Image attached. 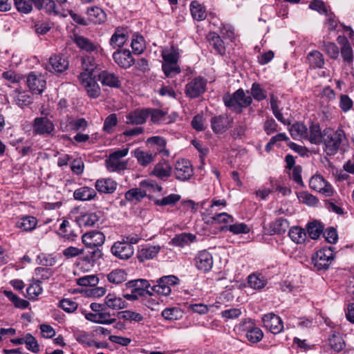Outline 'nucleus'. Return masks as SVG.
<instances>
[{"instance_id": "obj_1", "label": "nucleus", "mask_w": 354, "mask_h": 354, "mask_svg": "<svg viewBox=\"0 0 354 354\" xmlns=\"http://www.w3.org/2000/svg\"><path fill=\"white\" fill-rule=\"evenodd\" d=\"M342 136H345V134H304L303 138L312 144L319 145L323 143L326 154L333 156L339 149L342 139Z\"/></svg>"}, {"instance_id": "obj_2", "label": "nucleus", "mask_w": 354, "mask_h": 354, "mask_svg": "<svg viewBox=\"0 0 354 354\" xmlns=\"http://www.w3.org/2000/svg\"><path fill=\"white\" fill-rule=\"evenodd\" d=\"M225 105L233 111L240 113L243 109L252 104V99L250 95H246L242 88L238 89L233 94H226L223 97Z\"/></svg>"}, {"instance_id": "obj_3", "label": "nucleus", "mask_w": 354, "mask_h": 354, "mask_svg": "<svg viewBox=\"0 0 354 354\" xmlns=\"http://www.w3.org/2000/svg\"><path fill=\"white\" fill-rule=\"evenodd\" d=\"M335 258L333 248L326 247L317 251L312 257V263L317 270H327Z\"/></svg>"}, {"instance_id": "obj_4", "label": "nucleus", "mask_w": 354, "mask_h": 354, "mask_svg": "<svg viewBox=\"0 0 354 354\" xmlns=\"http://www.w3.org/2000/svg\"><path fill=\"white\" fill-rule=\"evenodd\" d=\"M127 148L118 149L111 153L106 160V167L109 171H120L124 170L127 167V162L122 160V158L128 153Z\"/></svg>"}, {"instance_id": "obj_5", "label": "nucleus", "mask_w": 354, "mask_h": 354, "mask_svg": "<svg viewBox=\"0 0 354 354\" xmlns=\"http://www.w3.org/2000/svg\"><path fill=\"white\" fill-rule=\"evenodd\" d=\"M179 283V279L174 275L162 277L157 280V284L153 286L151 290L159 295L168 296L171 293L170 286Z\"/></svg>"}, {"instance_id": "obj_6", "label": "nucleus", "mask_w": 354, "mask_h": 354, "mask_svg": "<svg viewBox=\"0 0 354 354\" xmlns=\"http://www.w3.org/2000/svg\"><path fill=\"white\" fill-rule=\"evenodd\" d=\"M309 187L310 189L319 192L325 196H331L334 193L332 185L321 175L312 176L309 180Z\"/></svg>"}, {"instance_id": "obj_7", "label": "nucleus", "mask_w": 354, "mask_h": 354, "mask_svg": "<svg viewBox=\"0 0 354 354\" xmlns=\"http://www.w3.org/2000/svg\"><path fill=\"white\" fill-rule=\"evenodd\" d=\"M176 178L180 181L189 180L194 175L191 162L187 159L177 160L174 169Z\"/></svg>"}, {"instance_id": "obj_8", "label": "nucleus", "mask_w": 354, "mask_h": 354, "mask_svg": "<svg viewBox=\"0 0 354 354\" xmlns=\"http://www.w3.org/2000/svg\"><path fill=\"white\" fill-rule=\"evenodd\" d=\"M73 42L81 50L87 53H95L102 55L103 50L100 44L93 43L89 39L77 34H75L73 37Z\"/></svg>"}, {"instance_id": "obj_9", "label": "nucleus", "mask_w": 354, "mask_h": 354, "mask_svg": "<svg viewBox=\"0 0 354 354\" xmlns=\"http://www.w3.org/2000/svg\"><path fill=\"white\" fill-rule=\"evenodd\" d=\"M111 253L121 260L129 259L134 253V249L131 244L125 243L122 241H116L111 248Z\"/></svg>"}, {"instance_id": "obj_10", "label": "nucleus", "mask_w": 354, "mask_h": 354, "mask_svg": "<svg viewBox=\"0 0 354 354\" xmlns=\"http://www.w3.org/2000/svg\"><path fill=\"white\" fill-rule=\"evenodd\" d=\"M78 79L85 87L89 97L96 98L100 95V88L93 77L81 73L78 75Z\"/></svg>"}, {"instance_id": "obj_11", "label": "nucleus", "mask_w": 354, "mask_h": 354, "mask_svg": "<svg viewBox=\"0 0 354 354\" xmlns=\"http://www.w3.org/2000/svg\"><path fill=\"white\" fill-rule=\"evenodd\" d=\"M196 268L203 272H209L213 266L212 255L207 250L198 252L194 259Z\"/></svg>"}, {"instance_id": "obj_12", "label": "nucleus", "mask_w": 354, "mask_h": 354, "mask_svg": "<svg viewBox=\"0 0 354 354\" xmlns=\"http://www.w3.org/2000/svg\"><path fill=\"white\" fill-rule=\"evenodd\" d=\"M113 59L118 66L124 69L129 68L135 64L131 53L127 49L117 50L113 54Z\"/></svg>"}, {"instance_id": "obj_13", "label": "nucleus", "mask_w": 354, "mask_h": 354, "mask_svg": "<svg viewBox=\"0 0 354 354\" xmlns=\"http://www.w3.org/2000/svg\"><path fill=\"white\" fill-rule=\"evenodd\" d=\"M211 127L214 133L225 132L232 127L233 120L225 114L214 116L211 118Z\"/></svg>"}, {"instance_id": "obj_14", "label": "nucleus", "mask_w": 354, "mask_h": 354, "mask_svg": "<svg viewBox=\"0 0 354 354\" xmlns=\"http://www.w3.org/2000/svg\"><path fill=\"white\" fill-rule=\"evenodd\" d=\"M262 321L264 326L273 334L279 333L283 328L281 319L273 313L264 315Z\"/></svg>"}, {"instance_id": "obj_15", "label": "nucleus", "mask_w": 354, "mask_h": 354, "mask_svg": "<svg viewBox=\"0 0 354 354\" xmlns=\"http://www.w3.org/2000/svg\"><path fill=\"white\" fill-rule=\"evenodd\" d=\"M68 67V62L60 55H52L45 64L46 71L52 73H61Z\"/></svg>"}, {"instance_id": "obj_16", "label": "nucleus", "mask_w": 354, "mask_h": 354, "mask_svg": "<svg viewBox=\"0 0 354 354\" xmlns=\"http://www.w3.org/2000/svg\"><path fill=\"white\" fill-rule=\"evenodd\" d=\"M206 82L201 77H196L185 86V94L191 98L200 96L205 91Z\"/></svg>"}, {"instance_id": "obj_17", "label": "nucleus", "mask_w": 354, "mask_h": 354, "mask_svg": "<svg viewBox=\"0 0 354 354\" xmlns=\"http://www.w3.org/2000/svg\"><path fill=\"white\" fill-rule=\"evenodd\" d=\"M82 243L89 248H98L105 241L104 234L100 231H91L85 233L82 237Z\"/></svg>"}, {"instance_id": "obj_18", "label": "nucleus", "mask_w": 354, "mask_h": 354, "mask_svg": "<svg viewBox=\"0 0 354 354\" xmlns=\"http://www.w3.org/2000/svg\"><path fill=\"white\" fill-rule=\"evenodd\" d=\"M27 85L33 94H41L46 87V80L41 75H37L31 72L27 77Z\"/></svg>"}, {"instance_id": "obj_19", "label": "nucleus", "mask_w": 354, "mask_h": 354, "mask_svg": "<svg viewBox=\"0 0 354 354\" xmlns=\"http://www.w3.org/2000/svg\"><path fill=\"white\" fill-rule=\"evenodd\" d=\"M242 327L243 330L245 331L247 339L251 343H257L262 339L263 337L262 330L259 328L256 327L250 320L244 322Z\"/></svg>"}, {"instance_id": "obj_20", "label": "nucleus", "mask_w": 354, "mask_h": 354, "mask_svg": "<svg viewBox=\"0 0 354 354\" xmlns=\"http://www.w3.org/2000/svg\"><path fill=\"white\" fill-rule=\"evenodd\" d=\"M97 76L98 80L103 86L118 88L122 85L119 76L108 70L100 71Z\"/></svg>"}, {"instance_id": "obj_21", "label": "nucleus", "mask_w": 354, "mask_h": 354, "mask_svg": "<svg viewBox=\"0 0 354 354\" xmlns=\"http://www.w3.org/2000/svg\"><path fill=\"white\" fill-rule=\"evenodd\" d=\"M95 191L102 194H112L117 187V183L111 178H100L95 183Z\"/></svg>"}, {"instance_id": "obj_22", "label": "nucleus", "mask_w": 354, "mask_h": 354, "mask_svg": "<svg viewBox=\"0 0 354 354\" xmlns=\"http://www.w3.org/2000/svg\"><path fill=\"white\" fill-rule=\"evenodd\" d=\"M73 197L77 201H86L95 200L97 195L95 189L84 186L75 190Z\"/></svg>"}, {"instance_id": "obj_23", "label": "nucleus", "mask_w": 354, "mask_h": 354, "mask_svg": "<svg viewBox=\"0 0 354 354\" xmlns=\"http://www.w3.org/2000/svg\"><path fill=\"white\" fill-rule=\"evenodd\" d=\"M171 167L167 162L163 161L160 162L155 165L151 175L155 176L161 180H166L167 178L171 176Z\"/></svg>"}, {"instance_id": "obj_24", "label": "nucleus", "mask_w": 354, "mask_h": 354, "mask_svg": "<svg viewBox=\"0 0 354 354\" xmlns=\"http://www.w3.org/2000/svg\"><path fill=\"white\" fill-rule=\"evenodd\" d=\"M54 129L53 122L47 118H37L34 122L35 133H51Z\"/></svg>"}, {"instance_id": "obj_25", "label": "nucleus", "mask_w": 354, "mask_h": 354, "mask_svg": "<svg viewBox=\"0 0 354 354\" xmlns=\"http://www.w3.org/2000/svg\"><path fill=\"white\" fill-rule=\"evenodd\" d=\"M147 145L150 148H153L160 153H162L164 156H169V151L165 149L166 140L160 136H153L148 138Z\"/></svg>"}, {"instance_id": "obj_26", "label": "nucleus", "mask_w": 354, "mask_h": 354, "mask_svg": "<svg viewBox=\"0 0 354 354\" xmlns=\"http://www.w3.org/2000/svg\"><path fill=\"white\" fill-rule=\"evenodd\" d=\"M86 14L88 17V19L94 24H102L106 19L105 12L97 6L88 8Z\"/></svg>"}, {"instance_id": "obj_27", "label": "nucleus", "mask_w": 354, "mask_h": 354, "mask_svg": "<svg viewBox=\"0 0 354 354\" xmlns=\"http://www.w3.org/2000/svg\"><path fill=\"white\" fill-rule=\"evenodd\" d=\"M127 35L126 33L125 29L122 28H117L111 36L110 39V45L113 46V48H120L124 46L127 40Z\"/></svg>"}, {"instance_id": "obj_28", "label": "nucleus", "mask_w": 354, "mask_h": 354, "mask_svg": "<svg viewBox=\"0 0 354 354\" xmlns=\"http://www.w3.org/2000/svg\"><path fill=\"white\" fill-rule=\"evenodd\" d=\"M147 113L146 109H137L126 115V123L130 124H141L146 122Z\"/></svg>"}, {"instance_id": "obj_29", "label": "nucleus", "mask_w": 354, "mask_h": 354, "mask_svg": "<svg viewBox=\"0 0 354 354\" xmlns=\"http://www.w3.org/2000/svg\"><path fill=\"white\" fill-rule=\"evenodd\" d=\"M324 26L329 32H338L342 30L343 24L339 22L338 18L333 12H330L329 13H326Z\"/></svg>"}, {"instance_id": "obj_30", "label": "nucleus", "mask_w": 354, "mask_h": 354, "mask_svg": "<svg viewBox=\"0 0 354 354\" xmlns=\"http://www.w3.org/2000/svg\"><path fill=\"white\" fill-rule=\"evenodd\" d=\"M160 250V247L159 245H146L139 251L138 258L141 262L153 259L158 254Z\"/></svg>"}, {"instance_id": "obj_31", "label": "nucleus", "mask_w": 354, "mask_h": 354, "mask_svg": "<svg viewBox=\"0 0 354 354\" xmlns=\"http://www.w3.org/2000/svg\"><path fill=\"white\" fill-rule=\"evenodd\" d=\"M209 45L212 46L216 53L221 55H223L225 53V47L224 42L220 37V36L215 32H210L207 36Z\"/></svg>"}, {"instance_id": "obj_32", "label": "nucleus", "mask_w": 354, "mask_h": 354, "mask_svg": "<svg viewBox=\"0 0 354 354\" xmlns=\"http://www.w3.org/2000/svg\"><path fill=\"white\" fill-rule=\"evenodd\" d=\"M163 63L175 64L179 59V50L178 48L171 46L170 48H165L162 51Z\"/></svg>"}, {"instance_id": "obj_33", "label": "nucleus", "mask_w": 354, "mask_h": 354, "mask_svg": "<svg viewBox=\"0 0 354 354\" xmlns=\"http://www.w3.org/2000/svg\"><path fill=\"white\" fill-rule=\"evenodd\" d=\"M37 220L35 217L31 216H24L16 223V226L23 231H32L36 227Z\"/></svg>"}, {"instance_id": "obj_34", "label": "nucleus", "mask_w": 354, "mask_h": 354, "mask_svg": "<svg viewBox=\"0 0 354 354\" xmlns=\"http://www.w3.org/2000/svg\"><path fill=\"white\" fill-rule=\"evenodd\" d=\"M106 306L112 309H122L126 307V301L115 295L109 294L105 297Z\"/></svg>"}, {"instance_id": "obj_35", "label": "nucleus", "mask_w": 354, "mask_h": 354, "mask_svg": "<svg viewBox=\"0 0 354 354\" xmlns=\"http://www.w3.org/2000/svg\"><path fill=\"white\" fill-rule=\"evenodd\" d=\"M288 235L292 241L298 244L304 243L306 238L305 230L298 226L292 227L289 230Z\"/></svg>"}, {"instance_id": "obj_36", "label": "nucleus", "mask_w": 354, "mask_h": 354, "mask_svg": "<svg viewBox=\"0 0 354 354\" xmlns=\"http://www.w3.org/2000/svg\"><path fill=\"white\" fill-rule=\"evenodd\" d=\"M196 239V237L194 234L191 233H182L176 235L175 237L172 239V243L176 246L183 247L195 241Z\"/></svg>"}, {"instance_id": "obj_37", "label": "nucleus", "mask_w": 354, "mask_h": 354, "mask_svg": "<svg viewBox=\"0 0 354 354\" xmlns=\"http://www.w3.org/2000/svg\"><path fill=\"white\" fill-rule=\"evenodd\" d=\"M127 274L122 269H115L106 275L107 280L114 284H120L127 280Z\"/></svg>"}, {"instance_id": "obj_38", "label": "nucleus", "mask_w": 354, "mask_h": 354, "mask_svg": "<svg viewBox=\"0 0 354 354\" xmlns=\"http://www.w3.org/2000/svg\"><path fill=\"white\" fill-rule=\"evenodd\" d=\"M288 227V221L283 218H277L270 224V230L272 234H281Z\"/></svg>"}, {"instance_id": "obj_39", "label": "nucleus", "mask_w": 354, "mask_h": 354, "mask_svg": "<svg viewBox=\"0 0 354 354\" xmlns=\"http://www.w3.org/2000/svg\"><path fill=\"white\" fill-rule=\"evenodd\" d=\"M134 156L136 158L138 163L144 167L147 166L149 163L154 160V155L139 149L134 151Z\"/></svg>"}, {"instance_id": "obj_40", "label": "nucleus", "mask_w": 354, "mask_h": 354, "mask_svg": "<svg viewBox=\"0 0 354 354\" xmlns=\"http://www.w3.org/2000/svg\"><path fill=\"white\" fill-rule=\"evenodd\" d=\"M146 190L142 189L141 187L138 188H132L125 193V198L129 201H140L147 197Z\"/></svg>"}, {"instance_id": "obj_41", "label": "nucleus", "mask_w": 354, "mask_h": 354, "mask_svg": "<svg viewBox=\"0 0 354 354\" xmlns=\"http://www.w3.org/2000/svg\"><path fill=\"white\" fill-rule=\"evenodd\" d=\"M308 59L310 67L321 68L324 65V59L323 55L317 50L310 52L308 55Z\"/></svg>"}, {"instance_id": "obj_42", "label": "nucleus", "mask_w": 354, "mask_h": 354, "mask_svg": "<svg viewBox=\"0 0 354 354\" xmlns=\"http://www.w3.org/2000/svg\"><path fill=\"white\" fill-rule=\"evenodd\" d=\"M35 7L38 10H44L48 13L57 14L54 0H37Z\"/></svg>"}, {"instance_id": "obj_43", "label": "nucleus", "mask_w": 354, "mask_h": 354, "mask_svg": "<svg viewBox=\"0 0 354 354\" xmlns=\"http://www.w3.org/2000/svg\"><path fill=\"white\" fill-rule=\"evenodd\" d=\"M100 212L88 213L81 216L79 218L80 224L86 227H93L98 223L100 218Z\"/></svg>"}, {"instance_id": "obj_44", "label": "nucleus", "mask_w": 354, "mask_h": 354, "mask_svg": "<svg viewBox=\"0 0 354 354\" xmlns=\"http://www.w3.org/2000/svg\"><path fill=\"white\" fill-rule=\"evenodd\" d=\"M190 12L192 17L198 21H202L205 19L207 16L204 7H203L196 1H192L191 3Z\"/></svg>"}, {"instance_id": "obj_45", "label": "nucleus", "mask_w": 354, "mask_h": 354, "mask_svg": "<svg viewBox=\"0 0 354 354\" xmlns=\"http://www.w3.org/2000/svg\"><path fill=\"white\" fill-rule=\"evenodd\" d=\"M147 113V118L151 117V120L153 123L167 122L165 113L158 109H145Z\"/></svg>"}, {"instance_id": "obj_46", "label": "nucleus", "mask_w": 354, "mask_h": 354, "mask_svg": "<svg viewBox=\"0 0 354 354\" xmlns=\"http://www.w3.org/2000/svg\"><path fill=\"white\" fill-rule=\"evenodd\" d=\"M180 198L181 196L179 194H171L161 199H155L154 204L158 206H174Z\"/></svg>"}, {"instance_id": "obj_47", "label": "nucleus", "mask_w": 354, "mask_h": 354, "mask_svg": "<svg viewBox=\"0 0 354 354\" xmlns=\"http://www.w3.org/2000/svg\"><path fill=\"white\" fill-rule=\"evenodd\" d=\"M118 317L119 319L129 322H140L143 320V316L138 313L132 310H124L118 313Z\"/></svg>"}, {"instance_id": "obj_48", "label": "nucleus", "mask_w": 354, "mask_h": 354, "mask_svg": "<svg viewBox=\"0 0 354 354\" xmlns=\"http://www.w3.org/2000/svg\"><path fill=\"white\" fill-rule=\"evenodd\" d=\"M328 344L332 350L339 353L345 347V342L339 335L333 334L328 338Z\"/></svg>"}, {"instance_id": "obj_49", "label": "nucleus", "mask_w": 354, "mask_h": 354, "mask_svg": "<svg viewBox=\"0 0 354 354\" xmlns=\"http://www.w3.org/2000/svg\"><path fill=\"white\" fill-rule=\"evenodd\" d=\"M162 68L165 76L167 77H174L181 72L180 67L178 63H162Z\"/></svg>"}, {"instance_id": "obj_50", "label": "nucleus", "mask_w": 354, "mask_h": 354, "mask_svg": "<svg viewBox=\"0 0 354 354\" xmlns=\"http://www.w3.org/2000/svg\"><path fill=\"white\" fill-rule=\"evenodd\" d=\"M323 231L324 226L317 221L310 223L308 225V234L313 239H318Z\"/></svg>"}, {"instance_id": "obj_51", "label": "nucleus", "mask_w": 354, "mask_h": 354, "mask_svg": "<svg viewBox=\"0 0 354 354\" xmlns=\"http://www.w3.org/2000/svg\"><path fill=\"white\" fill-rule=\"evenodd\" d=\"M82 68L84 71L83 73L91 75L93 77V73L96 67V63L93 59V57L90 56L83 57L82 58Z\"/></svg>"}, {"instance_id": "obj_52", "label": "nucleus", "mask_w": 354, "mask_h": 354, "mask_svg": "<svg viewBox=\"0 0 354 354\" xmlns=\"http://www.w3.org/2000/svg\"><path fill=\"white\" fill-rule=\"evenodd\" d=\"M322 50L324 51L331 59H336L339 56V48L337 46L330 41H324Z\"/></svg>"}, {"instance_id": "obj_53", "label": "nucleus", "mask_w": 354, "mask_h": 354, "mask_svg": "<svg viewBox=\"0 0 354 354\" xmlns=\"http://www.w3.org/2000/svg\"><path fill=\"white\" fill-rule=\"evenodd\" d=\"M40 280H35L32 284L27 288L26 291L30 299H36L42 292L43 289Z\"/></svg>"}, {"instance_id": "obj_54", "label": "nucleus", "mask_w": 354, "mask_h": 354, "mask_svg": "<svg viewBox=\"0 0 354 354\" xmlns=\"http://www.w3.org/2000/svg\"><path fill=\"white\" fill-rule=\"evenodd\" d=\"M131 288H133L131 294L124 295V297L129 300L137 299L139 296L145 297L147 295L151 296L153 295V293L149 290L138 288L136 287Z\"/></svg>"}, {"instance_id": "obj_55", "label": "nucleus", "mask_w": 354, "mask_h": 354, "mask_svg": "<svg viewBox=\"0 0 354 354\" xmlns=\"http://www.w3.org/2000/svg\"><path fill=\"white\" fill-rule=\"evenodd\" d=\"M250 93L254 99L259 102L266 99L267 96L266 91L261 87L259 84L256 82L252 84Z\"/></svg>"}, {"instance_id": "obj_56", "label": "nucleus", "mask_w": 354, "mask_h": 354, "mask_svg": "<svg viewBox=\"0 0 354 354\" xmlns=\"http://www.w3.org/2000/svg\"><path fill=\"white\" fill-rule=\"evenodd\" d=\"M299 200L308 205H315L318 203V199L316 196L307 192H301L297 194Z\"/></svg>"}, {"instance_id": "obj_57", "label": "nucleus", "mask_w": 354, "mask_h": 354, "mask_svg": "<svg viewBox=\"0 0 354 354\" xmlns=\"http://www.w3.org/2000/svg\"><path fill=\"white\" fill-rule=\"evenodd\" d=\"M17 11L22 14H28L32 10V3L26 0H13Z\"/></svg>"}, {"instance_id": "obj_58", "label": "nucleus", "mask_w": 354, "mask_h": 354, "mask_svg": "<svg viewBox=\"0 0 354 354\" xmlns=\"http://www.w3.org/2000/svg\"><path fill=\"white\" fill-rule=\"evenodd\" d=\"M191 124L196 131H203L206 127L205 118L203 114H197L193 118Z\"/></svg>"}, {"instance_id": "obj_59", "label": "nucleus", "mask_w": 354, "mask_h": 354, "mask_svg": "<svg viewBox=\"0 0 354 354\" xmlns=\"http://www.w3.org/2000/svg\"><path fill=\"white\" fill-rule=\"evenodd\" d=\"M249 286L254 289H261L264 287L265 281L263 277L254 274H250L248 279Z\"/></svg>"}, {"instance_id": "obj_60", "label": "nucleus", "mask_w": 354, "mask_h": 354, "mask_svg": "<svg viewBox=\"0 0 354 354\" xmlns=\"http://www.w3.org/2000/svg\"><path fill=\"white\" fill-rule=\"evenodd\" d=\"M77 304L69 299H63L59 302V307L66 313H73L77 308Z\"/></svg>"}, {"instance_id": "obj_61", "label": "nucleus", "mask_w": 354, "mask_h": 354, "mask_svg": "<svg viewBox=\"0 0 354 354\" xmlns=\"http://www.w3.org/2000/svg\"><path fill=\"white\" fill-rule=\"evenodd\" d=\"M25 344L26 345L27 349L32 351V353H37L39 351L38 342L35 337H33L31 334L28 333L26 335Z\"/></svg>"}, {"instance_id": "obj_62", "label": "nucleus", "mask_w": 354, "mask_h": 354, "mask_svg": "<svg viewBox=\"0 0 354 354\" xmlns=\"http://www.w3.org/2000/svg\"><path fill=\"white\" fill-rule=\"evenodd\" d=\"M143 41L144 39L142 36L137 35L133 37L131 41V46L135 53L139 55L143 52L145 48Z\"/></svg>"}, {"instance_id": "obj_63", "label": "nucleus", "mask_w": 354, "mask_h": 354, "mask_svg": "<svg viewBox=\"0 0 354 354\" xmlns=\"http://www.w3.org/2000/svg\"><path fill=\"white\" fill-rule=\"evenodd\" d=\"M210 219L212 223H228L233 222V217L225 212L216 214Z\"/></svg>"}, {"instance_id": "obj_64", "label": "nucleus", "mask_w": 354, "mask_h": 354, "mask_svg": "<svg viewBox=\"0 0 354 354\" xmlns=\"http://www.w3.org/2000/svg\"><path fill=\"white\" fill-rule=\"evenodd\" d=\"M225 227L234 234H246L250 232V229L248 225L243 223L230 225Z\"/></svg>"}]
</instances>
